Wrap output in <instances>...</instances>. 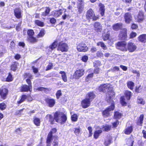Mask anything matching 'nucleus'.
Segmentation results:
<instances>
[{
  "label": "nucleus",
  "mask_w": 146,
  "mask_h": 146,
  "mask_svg": "<svg viewBox=\"0 0 146 146\" xmlns=\"http://www.w3.org/2000/svg\"><path fill=\"white\" fill-rule=\"evenodd\" d=\"M111 103V105L108 107L106 109L102 111V114L104 117H108L110 115V112L111 111H113L115 108V104L114 101Z\"/></svg>",
  "instance_id": "nucleus-1"
},
{
  "label": "nucleus",
  "mask_w": 146,
  "mask_h": 146,
  "mask_svg": "<svg viewBox=\"0 0 146 146\" xmlns=\"http://www.w3.org/2000/svg\"><path fill=\"white\" fill-rule=\"evenodd\" d=\"M86 17L88 21H90L92 19L93 21H94L98 19V17L96 16L94 11L92 8L89 9L87 11Z\"/></svg>",
  "instance_id": "nucleus-2"
},
{
  "label": "nucleus",
  "mask_w": 146,
  "mask_h": 146,
  "mask_svg": "<svg viewBox=\"0 0 146 146\" xmlns=\"http://www.w3.org/2000/svg\"><path fill=\"white\" fill-rule=\"evenodd\" d=\"M69 46L66 43L62 41L57 44V50L61 52H66L68 50Z\"/></svg>",
  "instance_id": "nucleus-3"
},
{
  "label": "nucleus",
  "mask_w": 146,
  "mask_h": 146,
  "mask_svg": "<svg viewBox=\"0 0 146 146\" xmlns=\"http://www.w3.org/2000/svg\"><path fill=\"white\" fill-rule=\"evenodd\" d=\"M20 98L19 100L17 102L16 104L17 106H19L20 104L24 102L26 99H27L29 102H31L33 100L31 96L29 95H26L23 94L21 95Z\"/></svg>",
  "instance_id": "nucleus-4"
},
{
  "label": "nucleus",
  "mask_w": 146,
  "mask_h": 146,
  "mask_svg": "<svg viewBox=\"0 0 146 146\" xmlns=\"http://www.w3.org/2000/svg\"><path fill=\"white\" fill-rule=\"evenodd\" d=\"M57 131V129L56 128H53L48 133L46 139V143L47 146H50L51 145V141L52 139L53 133H55Z\"/></svg>",
  "instance_id": "nucleus-5"
},
{
  "label": "nucleus",
  "mask_w": 146,
  "mask_h": 146,
  "mask_svg": "<svg viewBox=\"0 0 146 146\" xmlns=\"http://www.w3.org/2000/svg\"><path fill=\"white\" fill-rule=\"evenodd\" d=\"M127 42L124 41H118L115 44L117 48L123 52L127 51Z\"/></svg>",
  "instance_id": "nucleus-6"
},
{
  "label": "nucleus",
  "mask_w": 146,
  "mask_h": 146,
  "mask_svg": "<svg viewBox=\"0 0 146 146\" xmlns=\"http://www.w3.org/2000/svg\"><path fill=\"white\" fill-rule=\"evenodd\" d=\"M85 70L81 68L76 70L73 74L72 78L74 79H79L84 75Z\"/></svg>",
  "instance_id": "nucleus-7"
},
{
  "label": "nucleus",
  "mask_w": 146,
  "mask_h": 146,
  "mask_svg": "<svg viewBox=\"0 0 146 146\" xmlns=\"http://www.w3.org/2000/svg\"><path fill=\"white\" fill-rule=\"evenodd\" d=\"M145 19L144 13L141 10L139 11L138 14L135 17L136 22L138 23H142Z\"/></svg>",
  "instance_id": "nucleus-8"
},
{
  "label": "nucleus",
  "mask_w": 146,
  "mask_h": 146,
  "mask_svg": "<svg viewBox=\"0 0 146 146\" xmlns=\"http://www.w3.org/2000/svg\"><path fill=\"white\" fill-rule=\"evenodd\" d=\"M88 47L83 42L79 43L77 46V49L79 52H85L88 50Z\"/></svg>",
  "instance_id": "nucleus-9"
},
{
  "label": "nucleus",
  "mask_w": 146,
  "mask_h": 146,
  "mask_svg": "<svg viewBox=\"0 0 146 146\" xmlns=\"http://www.w3.org/2000/svg\"><path fill=\"white\" fill-rule=\"evenodd\" d=\"M8 94L9 91L7 88H0V99L3 100L6 99Z\"/></svg>",
  "instance_id": "nucleus-10"
},
{
  "label": "nucleus",
  "mask_w": 146,
  "mask_h": 146,
  "mask_svg": "<svg viewBox=\"0 0 146 146\" xmlns=\"http://www.w3.org/2000/svg\"><path fill=\"white\" fill-rule=\"evenodd\" d=\"M44 100L47 106L50 108L53 107L56 104L55 100L50 97L46 98Z\"/></svg>",
  "instance_id": "nucleus-11"
},
{
  "label": "nucleus",
  "mask_w": 146,
  "mask_h": 146,
  "mask_svg": "<svg viewBox=\"0 0 146 146\" xmlns=\"http://www.w3.org/2000/svg\"><path fill=\"white\" fill-rule=\"evenodd\" d=\"M137 46L133 42H129L127 43V51L132 52L134 51L136 49Z\"/></svg>",
  "instance_id": "nucleus-12"
},
{
  "label": "nucleus",
  "mask_w": 146,
  "mask_h": 146,
  "mask_svg": "<svg viewBox=\"0 0 146 146\" xmlns=\"http://www.w3.org/2000/svg\"><path fill=\"white\" fill-rule=\"evenodd\" d=\"M124 21L127 24H129L132 21L131 14L129 12L125 13L124 15Z\"/></svg>",
  "instance_id": "nucleus-13"
},
{
  "label": "nucleus",
  "mask_w": 146,
  "mask_h": 146,
  "mask_svg": "<svg viewBox=\"0 0 146 146\" xmlns=\"http://www.w3.org/2000/svg\"><path fill=\"white\" fill-rule=\"evenodd\" d=\"M91 104V102L86 98L82 100L81 102L82 107L84 109H86L89 107Z\"/></svg>",
  "instance_id": "nucleus-14"
},
{
  "label": "nucleus",
  "mask_w": 146,
  "mask_h": 146,
  "mask_svg": "<svg viewBox=\"0 0 146 146\" xmlns=\"http://www.w3.org/2000/svg\"><path fill=\"white\" fill-rule=\"evenodd\" d=\"M20 91L21 92H31L32 91V88H31L30 86H28L26 84H22L19 88Z\"/></svg>",
  "instance_id": "nucleus-15"
},
{
  "label": "nucleus",
  "mask_w": 146,
  "mask_h": 146,
  "mask_svg": "<svg viewBox=\"0 0 146 146\" xmlns=\"http://www.w3.org/2000/svg\"><path fill=\"white\" fill-rule=\"evenodd\" d=\"M108 96L106 98V101L108 103H110L111 101L113 102L112 100L114 98L115 93L112 90H110L108 92Z\"/></svg>",
  "instance_id": "nucleus-16"
},
{
  "label": "nucleus",
  "mask_w": 146,
  "mask_h": 146,
  "mask_svg": "<svg viewBox=\"0 0 146 146\" xmlns=\"http://www.w3.org/2000/svg\"><path fill=\"white\" fill-rule=\"evenodd\" d=\"M94 31L96 32H101L102 30V26L101 23L99 22H96L94 24Z\"/></svg>",
  "instance_id": "nucleus-17"
},
{
  "label": "nucleus",
  "mask_w": 146,
  "mask_h": 146,
  "mask_svg": "<svg viewBox=\"0 0 146 146\" xmlns=\"http://www.w3.org/2000/svg\"><path fill=\"white\" fill-rule=\"evenodd\" d=\"M127 30L126 28H123L120 32L119 36L122 39H126L127 37Z\"/></svg>",
  "instance_id": "nucleus-18"
},
{
  "label": "nucleus",
  "mask_w": 146,
  "mask_h": 146,
  "mask_svg": "<svg viewBox=\"0 0 146 146\" xmlns=\"http://www.w3.org/2000/svg\"><path fill=\"white\" fill-rule=\"evenodd\" d=\"M80 3L77 4V7L79 13H82L84 10V4L82 0H78Z\"/></svg>",
  "instance_id": "nucleus-19"
},
{
  "label": "nucleus",
  "mask_w": 146,
  "mask_h": 146,
  "mask_svg": "<svg viewBox=\"0 0 146 146\" xmlns=\"http://www.w3.org/2000/svg\"><path fill=\"white\" fill-rule=\"evenodd\" d=\"M96 95L95 92L91 91L87 93L86 96V98L91 102L96 98Z\"/></svg>",
  "instance_id": "nucleus-20"
},
{
  "label": "nucleus",
  "mask_w": 146,
  "mask_h": 146,
  "mask_svg": "<svg viewBox=\"0 0 146 146\" xmlns=\"http://www.w3.org/2000/svg\"><path fill=\"white\" fill-rule=\"evenodd\" d=\"M123 27V24L121 22L115 23L113 25L112 28L115 31H117L121 30Z\"/></svg>",
  "instance_id": "nucleus-21"
},
{
  "label": "nucleus",
  "mask_w": 146,
  "mask_h": 146,
  "mask_svg": "<svg viewBox=\"0 0 146 146\" xmlns=\"http://www.w3.org/2000/svg\"><path fill=\"white\" fill-rule=\"evenodd\" d=\"M109 85L108 84H101L98 87V90L100 92H103L104 93L106 92V89H109L110 86H108Z\"/></svg>",
  "instance_id": "nucleus-22"
},
{
  "label": "nucleus",
  "mask_w": 146,
  "mask_h": 146,
  "mask_svg": "<svg viewBox=\"0 0 146 146\" xmlns=\"http://www.w3.org/2000/svg\"><path fill=\"white\" fill-rule=\"evenodd\" d=\"M14 11V15L16 18L20 19L22 18L21 11L19 8H17L15 9Z\"/></svg>",
  "instance_id": "nucleus-23"
},
{
  "label": "nucleus",
  "mask_w": 146,
  "mask_h": 146,
  "mask_svg": "<svg viewBox=\"0 0 146 146\" xmlns=\"http://www.w3.org/2000/svg\"><path fill=\"white\" fill-rule=\"evenodd\" d=\"M144 118V115L143 114H141L139 117L138 118L136 121V125L138 126H142L143 123Z\"/></svg>",
  "instance_id": "nucleus-24"
},
{
  "label": "nucleus",
  "mask_w": 146,
  "mask_h": 146,
  "mask_svg": "<svg viewBox=\"0 0 146 146\" xmlns=\"http://www.w3.org/2000/svg\"><path fill=\"white\" fill-rule=\"evenodd\" d=\"M102 38L104 41L107 40H110L111 38L110 34L108 31L106 33L104 32L102 34Z\"/></svg>",
  "instance_id": "nucleus-25"
},
{
  "label": "nucleus",
  "mask_w": 146,
  "mask_h": 146,
  "mask_svg": "<svg viewBox=\"0 0 146 146\" xmlns=\"http://www.w3.org/2000/svg\"><path fill=\"white\" fill-rule=\"evenodd\" d=\"M139 41L141 43H146V34H143L139 35L137 38Z\"/></svg>",
  "instance_id": "nucleus-26"
},
{
  "label": "nucleus",
  "mask_w": 146,
  "mask_h": 146,
  "mask_svg": "<svg viewBox=\"0 0 146 146\" xmlns=\"http://www.w3.org/2000/svg\"><path fill=\"white\" fill-rule=\"evenodd\" d=\"M123 116L122 113L118 111H115L114 112L113 118L115 119L118 120L120 119Z\"/></svg>",
  "instance_id": "nucleus-27"
},
{
  "label": "nucleus",
  "mask_w": 146,
  "mask_h": 146,
  "mask_svg": "<svg viewBox=\"0 0 146 146\" xmlns=\"http://www.w3.org/2000/svg\"><path fill=\"white\" fill-rule=\"evenodd\" d=\"M112 143V138L111 136H107L105 139L104 144L105 146H109Z\"/></svg>",
  "instance_id": "nucleus-28"
},
{
  "label": "nucleus",
  "mask_w": 146,
  "mask_h": 146,
  "mask_svg": "<svg viewBox=\"0 0 146 146\" xmlns=\"http://www.w3.org/2000/svg\"><path fill=\"white\" fill-rule=\"evenodd\" d=\"M62 14V9L55 10L52 12V15L55 17H60Z\"/></svg>",
  "instance_id": "nucleus-29"
},
{
  "label": "nucleus",
  "mask_w": 146,
  "mask_h": 146,
  "mask_svg": "<svg viewBox=\"0 0 146 146\" xmlns=\"http://www.w3.org/2000/svg\"><path fill=\"white\" fill-rule=\"evenodd\" d=\"M98 6L100 7L99 11L101 16L103 17L104 15L105 11V6L103 4L100 3L99 4Z\"/></svg>",
  "instance_id": "nucleus-30"
},
{
  "label": "nucleus",
  "mask_w": 146,
  "mask_h": 146,
  "mask_svg": "<svg viewBox=\"0 0 146 146\" xmlns=\"http://www.w3.org/2000/svg\"><path fill=\"white\" fill-rule=\"evenodd\" d=\"M36 38V37H35L33 36L30 37H28L27 40L29 43H34L37 42L38 41V39Z\"/></svg>",
  "instance_id": "nucleus-31"
},
{
  "label": "nucleus",
  "mask_w": 146,
  "mask_h": 146,
  "mask_svg": "<svg viewBox=\"0 0 146 146\" xmlns=\"http://www.w3.org/2000/svg\"><path fill=\"white\" fill-rule=\"evenodd\" d=\"M18 65L19 63L17 62L14 61L10 65V70L13 72H15Z\"/></svg>",
  "instance_id": "nucleus-32"
},
{
  "label": "nucleus",
  "mask_w": 146,
  "mask_h": 146,
  "mask_svg": "<svg viewBox=\"0 0 146 146\" xmlns=\"http://www.w3.org/2000/svg\"><path fill=\"white\" fill-rule=\"evenodd\" d=\"M61 112L60 111H57L54 113V117L55 121L57 122H60L59 116L61 114Z\"/></svg>",
  "instance_id": "nucleus-33"
},
{
  "label": "nucleus",
  "mask_w": 146,
  "mask_h": 146,
  "mask_svg": "<svg viewBox=\"0 0 146 146\" xmlns=\"http://www.w3.org/2000/svg\"><path fill=\"white\" fill-rule=\"evenodd\" d=\"M133 127L132 126L128 127L124 130V133L126 135L130 134L133 131Z\"/></svg>",
  "instance_id": "nucleus-34"
},
{
  "label": "nucleus",
  "mask_w": 146,
  "mask_h": 146,
  "mask_svg": "<svg viewBox=\"0 0 146 146\" xmlns=\"http://www.w3.org/2000/svg\"><path fill=\"white\" fill-rule=\"evenodd\" d=\"M46 31L44 29H42L39 31L38 33L36 35V38H40L43 37L45 35Z\"/></svg>",
  "instance_id": "nucleus-35"
},
{
  "label": "nucleus",
  "mask_w": 146,
  "mask_h": 146,
  "mask_svg": "<svg viewBox=\"0 0 146 146\" xmlns=\"http://www.w3.org/2000/svg\"><path fill=\"white\" fill-rule=\"evenodd\" d=\"M102 132V131L100 129L95 131L94 133V138L95 139H98Z\"/></svg>",
  "instance_id": "nucleus-36"
},
{
  "label": "nucleus",
  "mask_w": 146,
  "mask_h": 146,
  "mask_svg": "<svg viewBox=\"0 0 146 146\" xmlns=\"http://www.w3.org/2000/svg\"><path fill=\"white\" fill-rule=\"evenodd\" d=\"M124 95L127 100H129L131 99L132 96V93L130 91L126 90L125 92Z\"/></svg>",
  "instance_id": "nucleus-37"
},
{
  "label": "nucleus",
  "mask_w": 146,
  "mask_h": 146,
  "mask_svg": "<svg viewBox=\"0 0 146 146\" xmlns=\"http://www.w3.org/2000/svg\"><path fill=\"white\" fill-rule=\"evenodd\" d=\"M13 79V75L11 72H9L8 73V75L5 78V81L8 82H11Z\"/></svg>",
  "instance_id": "nucleus-38"
},
{
  "label": "nucleus",
  "mask_w": 146,
  "mask_h": 146,
  "mask_svg": "<svg viewBox=\"0 0 146 146\" xmlns=\"http://www.w3.org/2000/svg\"><path fill=\"white\" fill-rule=\"evenodd\" d=\"M33 122L36 126H39L40 124V119L39 118L35 116L33 117Z\"/></svg>",
  "instance_id": "nucleus-39"
},
{
  "label": "nucleus",
  "mask_w": 146,
  "mask_h": 146,
  "mask_svg": "<svg viewBox=\"0 0 146 146\" xmlns=\"http://www.w3.org/2000/svg\"><path fill=\"white\" fill-rule=\"evenodd\" d=\"M59 73L61 74L62 78L63 81L65 82L67 81V77L65 72L64 71H60Z\"/></svg>",
  "instance_id": "nucleus-40"
},
{
  "label": "nucleus",
  "mask_w": 146,
  "mask_h": 146,
  "mask_svg": "<svg viewBox=\"0 0 146 146\" xmlns=\"http://www.w3.org/2000/svg\"><path fill=\"white\" fill-rule=\"evenodd\" d=\"M120 102L122 106L125 107L127 105V103L124 96H121L120 99Z\"/></svg>",
  "instance_id": "nucleus-41"
},
{
  "label": "nucleus",
  "mask_w": 146,
  "mask_h": 146,
  "mask_svg": "<svg viewBox=\"0 0 146 146\" xmlns=\"http://www.w3.org/2000/svg\"><path fill=\"white\" fill-rule=\"evenodd\" d=\"M61 116V120L60 123L61 124H64L65 123L67 120V117L66 115L63 113L62 114Z\"/></svg>",
  "instance_id": "nucleus-42"
},
{
  "label": "nucleus",
  "mask_w": 146,
  "mask_h": 146,
  "mask_svg": "<svg viewBox=\"0 0 146 146\" xmlns=\"http://www.w3.org/2000/svg\"><path fill=\"white\" fill-rule=\"evenodd\" d=\"M46 117H48L49 118V121L50 122V124L53 125L54 123V116L50 114H48Z\"/></svg>",
  "instance_id": "nucleus-43"
},
{
  "label": "nucleus",
  "mask_w": 146,
  "mask_h": 146,
  "mask_svg": "<svg viewBox=\"0 0 146 146\" xmlns=\"http://www.w3.org/2000/svg\"><path fill=\"white\" fill-rule=\"evenodd\" d=\"M57 42V40H55L53 42L49 45V49L51 50H52L55 49L56 46L57 47V44H56Z\"/></svg>",
  "instance_id": "nucleus-44"
},
{
  "label": "nucleus",
  "mask_w": 146,
  "mask_h": 146,
  "mask_svg": "<svg viewBox=\"0 0 146 146\" xmlns=\"http://www.w3.org/2000/svg\"><path fill=\"white\" fill-rule=\"evenodd\" d=\"M50 11V9L49 7H46L45 10L44 12L42 13V15L44 17L47 16L49 14Z\"/></svg>",
  "instance_id": "nucleus-45"
},
{
  "label": "nucleus",
  "mask_w": 146,
  "mask_h": 146,
  "mask_svg": "<svg viewBox=\"0 0 146 146\" xmlns=\"http://www.w3.org/2000/svg\"><path fill=\"white\" fill-rule=\"evenodd\" d=\"M128 88L131 90H133L134 86V83L131 81H128L127 83Z\"/></svg>",
  "instance_id": "nucleus-46"
},
{
  "label": "nucleus",
  "mask_w": 146,
  "mask_h": 146,
  "mask_svg": "<svg viewBox=\"0 0 146 146\" xmlns=\"http://www.w3.org/2000/svg\"><path fill=\"white\" fill-rule=\"evenodd\" d=\"M102 128L104 131L106 132L108 131L111 130V126L110 125L106 124L103 125Z\"/></svg>",
  "instance_id": "nucleus-47"
},
{
  "label": "nucleus",
  "mask_w": 146,
  "mask_h": 146,
  "mask_svg": "<svg viewBox=\"0 0 146 146\" xmlns=\"http://www.w3.org/2000/svg\"><path fill=\"white\" fill-rule=\"evenodd\" d=\"M36 90L40 91H44L45 93L47 92L48 91L51 90V89H49L48 88H45L42 87H40L38 88Z\"/></svg>",
  "instance_id": "nucleus-48"
},
{
  "label": "nucleus",
  "mask_w": 146,
  "mask_h": 146,
  "mask_svg": "<svg viewBox=\"0 0 146 146\" xmlns=\"http://www.w3.org/2000/svg\"><path fill=\"white\" fill-rule=\"evenodd\" d=\"M35 23L37 25L40 27H43L44 26V22L39 20H35Z\"/></svg>",
  "instance_id": "nucleus-49"
},
{
  "label": "nucleus",
  "mask_w": 146,
  "mask_h": 146,
  "mask_svg": "<svg viewBox=\"0 0 146 146\" xmlns=\"http://www.w3.org/2000/svg\"><path fill=\"white\" fill-rule=\"evenodd\" d=\"M97 45L98 46H100L104 50H106L107 48L106 46L103 42H99L97 43Z\"/></svg>",
  "instance_id": "nucleus-50"
},
{
  "label": "nucleus",
  "mask_w": 146,
  "mask_h": 146,
  "mask_svg": "<svg viewBox=\"0 0 146 146\" xmlns=\"http://www.w3.org/2000/svg\"><path fill=\"white\" fill-rule=\"evenodd\" d=\"M78 116L77 114L74 113L71 116V119L72 122H76L78 120Z\"/></svg>",
  "instance_id": "nucleus-51"
},
{
  "label": "nucleus",
  "mask_w": 146,
  "mask_h": 146,
  "mask_svg": "<svg viewBox=\"0 0 146 146\" xmlns=\"http://www.w3.org/2000/svg\"><path fill=\"white\" fill-rule=\"evenodd\" d=\"M27 33L28 37L33 36L35 35V32L32 29H29L27 30Z\"/></svg>",
  "instance_id": "nucleus-52"
},
{
  "label": "nucleus",
  "mask_w": 146,
  "mask_h": 146,
  "mask_svg": "<svg viewBox=\"0 0 146 146\" xmlns=\"http://www.w3.org/2000/svg\"><path fill=\"white\" fill-rule=\"evenodd\" d=\"M137 103L138 104L144 105L145 104V102L144 99L141 98H138L137 99Z\"/></svg>",
  "instance_id": "nucleus-53"
},
{
  "label": "nucleus",
  "mask_w": 146,
  "mask_h": 146,
  "mask_svg": "<svg viewBox=\"0 0 146 146\" xmlns=\"http://www.w3.org/2000/svg\"><path fill=\"white\" fill-rule=\"evenodd\" d=\"M94 76V73H92L88 74L86 77L85 80L86 82H88Z\"/></svg>",
  "instance_id": "nucleus-54"
},
{
  "label": "nucleus",
  "mask_w": 146,
  "mask_h": 146,
  "mask_svg": "<svg viewBox=\"0 0 146 146\" xmlns=\"http://www.w3.org/2000/svg\"><path fill=\"white\" fill-rule=\"evenodd\" d=\"M7 108V105L6 104L3 102L0 103V110L1 111L5 110Z\"/></svg>",
  "instance_id": "nucleus-55"
},
{
  "label": "nucleus",
  "mask_w": 146,
  "mask_h": 146,
  "mask_svg": "<svg viewBox=\"0 0 146 146\" xmlns=\"http://www.w3.org/2000/svg\"><path fill=\"white\" fill-rule=\"evenodd\" d=\"M23 76L24 77V78H29L31 79H33V75L29 73H25L24 74Z\"/></svg>",
  "instance_id": "nucleus-56"
},
{
  "label": "nucleus",
  "mask_w": 146,
  "mask_h": 146,
  "mask_svg": "<svg viewBox=\"0 0 146 146\" xmlns=\"http://www.w3.org/2000/svg\"><path fill=\"white\" fill-rule=\"evenodd\" d=\"M135 92L137 93H141L142 91V88L141 85L139 86H136L135 89Z\"/></svg>",
  "instance_id": "nucleus-57"
},
{
  "label": "nucleus",
  "mask_w": 146,
  "mask_h": 146,
  "mask_svg": "<svg viewBox=\"0 0 146 146\" xmlns=\"http://www.w3.org/2000/svg\"><path fill=\"white\" fill-rule=\"evenodd\" d=\"M53 67V64L52 62H49L48 64L46 67V71L49 70L52 68Z\"/></svg>",
  "instance_id": "nucleus-58"
},
{
  "label": "nucleus",
  "mask_w": 146,
  "mask_h": 146,
  "mask_svg": "<svg viewBox=\"0 0 146 146\" xmlns=\"http://www.w3.org/2000/svg\"><path fill=\"white\" fill-rule=\"evenodd\" d=\"M119 124V121L116 120L115 121L112 123L113 128H116Z\"/></svg>",
  "instance_id": "nucleus-59"
},
{
  "label": "nucleus",
  "mask_w": 146,
  "mask_h": 146,
  "mask_svg": "<svg viewBox=\"0 0 146 146\" xmlns=\"http://www.w3.org/2000/svg\"><path fill=\"white\" fill-rule=\"evenodd\" d=\"M101 65V64L100 61L98 60H96L94 63V67L100 66Z\"/></svg>",
  "instance_id": "nucleus-60"
},
{
  "label": "nucleus",
  "mask_w": 146,
  "mask_h": 146,
  "mask_svg": "<svg viewBox=\"0 0 146 146\" xmlns=\"http://www.w3.org/2000/svg\"><path fill=\"white\" fill-rule=\"evenodd\" d=\"M88 56L86 55H84L82 57L81 60L84 62H86L88 60Z\"/></svg>",
  "instance_id": "nucleus-61"
},
{
  "label": "nucleus",
  "mask_w": 146,
  "mask_h": 146,
  "mask_svg": "<svg viewBox=\"0 0 146 146\" xmlns=\"http://www.w3.org/2000/svg\"><path fill=\"white\" fill-rule=\"evenodd\" d=\"M56 98L57 99H58L62 95V93L61 90H58L56 94Z\"/></svg>",
  "instance_id": "nucleus-62"
},
{
  "label": "nucleus",
  "mask_w": 146,
  "mask_h": 146,
  "mask_svg": "<svg viewBox=\"0 0 146 146\" xmlns=\"http://www.w3.org/2000/svg\"><path fill=\"white\" fill-rule=\"evenodd\" d=\"M33 79H31L30 78H27L26 79V81L27 83L28 84V86H30L31 88H32V84L31 81V80Z\"/></svg>",
  "instance_id": "nucleus-63"
},
{
  "label": "nucleus",
  "mask_w": 146,
  "mask_h": 146,
  "mask_svg": "<svg viewBox=\"0 0 146 146\" xmlns=\"http://www.w3.org/2000/svg\"><path fill=\"white\" fill-rule=\"evenodd\" d=\"M74 133L76 135H78L80 132V127L78 128H74Z\"/></svg>",
  "instance_id": "nucleus-64"
}]
</instances>
